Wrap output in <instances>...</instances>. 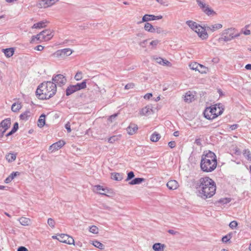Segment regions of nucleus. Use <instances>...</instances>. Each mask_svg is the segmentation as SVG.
Masks as SVG:
<instances>
[{"mask_svg":"<svg viewBox=\"0 0 251 251\" xmlns=\"http://www.w3.org/2000/svg\"><path fill=\"white\" fill-rule=\"evenodd\" d=\"M196 189L198 191V196L202 199L210 198L215 194L216 183L209 177L201 178L196 183Z\"/></svg>","mask_w":251,"mask_h":251,"instance_id":"f257e3e1","label":"nucleus"},{"mask_svg":"<svg viewBox=\"0 0 251 251\" xmlns=\"http://www.w3.org/2000/svg\"><path fill=\"white\" fill-rule=\"evenodd\" d=\"M56 84L53 82H44L38 86L36 91V95L39 99L48 100L56 94Z\"/></svg>","mask_w":251,"mask_h":251,"instance_id":"f03ea898","label":"nucleus"},{"mask_svg":"<svg viewBox=\"0 0 251 251\" xmlns=\"http://www.w3.org/2000/svg\"><path fill=\"white\" fill-rule=\"evenodd\" d=\"M217 165V157L211 151L203 152L201 161V168L203 172H211L214 171Z\"/></svg>","mask_w":251,"mask_h":251,"instance_id":"7ed1b4c3","label":"nucleus"},{"mask_svg":"<svg viewBox=\"0 0 251 251\" xmlns=\"http://www.w3.org/2000/svg\"><path fill=\"white\" fill-rule=\"evenodd\" d=\"M224 111V108L220 107V104L207 107L203 112L204 117L208 120H212L221 115Z\"/></svg>","mask_w":251,"mask_h":251,"instance_id":"20e7f679","label":"nucleus"},{"mask_svg":"<svg viewBox=\"0 0 251 251\" xmlns=\"http://www.w3.org/2000/svg\"><path fill=\"white\" fill-rule=\"evenodd\" d=\"M186 23L192 29L198 33V36L201 39L204 40L208 38V35L204 27L192 21H187Z\"/></svg>","mask_w":251,"mask_h":251,"instance_id":"39448f33","label":"nucleus"},{"mask_svg":"<svg viewBox=\"0 0 251 251\" xmlns=\"http://www.w3.org/2000/svg\"><path fill=\"white\" fill-rule=\"evenodd\" d=\"M240 33L236 32V30L234 28H229L223 31L222 37L220 40H223L225 42L231 40L235 37L239 36Z\"/></svg>","mask_w":251,"mask_h":251,"instance_id":"423d86ee","label":"nucleus"},{"mask_svg":"<svg viewBox=\"0 0 251 251\" xmlns=\"http://www.w3.org/2000/svg\"><path fill=\"white\" fill-rule=\"evenodd\" d=\"M199 6L207 15L210 16L216 14V12L205 3V0H196Z\"/></svg>","mask_w":251,"mask_h":251,"instance_id":"0eeeda50","label":"nucleus"},{"mask_svg":"<svg viewBox=\"0 0 251 251\" xmlns=\"http://www.w3.org/2000/svg\"><path fill=\"white\" fill-rule=\"evenodd\" d=\"M11 125V120L7 118L0 123V138H2L5 131L9 128Z\"/></svg>","mask_w":251,"mask_h":251,"instance_id":"6e6552de","label":"nucleus"},{"mask_svg":"<svg viewBox=\"0 0 251 251\" xmlns=\"http://www.w3.org/2000/svg\"><path fill=\"white\" fill-rule=\"evenodd\" d=\"M51 82L56 84V85H58L59 86H61L66 84L67 79L64 75L62 74H58L54 75L52 76Z\"/></svg>","mask_w":251,"mask_h":251,"instance_id":"1a4fd4ad","label":"nucleus"},{"mask_svg":"<svg viewBox=\"0 0 251 251\" xmlns=\"http://www.w3.org/2000/svg\"><path fill=\"white\" fill-rule=\"evenodd\" d=\"M72 53V50L70 49H64L56 51L54 55L57 57L65 58L70 55Z\"/></svg>","mask_w":251,"mask_h":251,"instance_id":"9d476101","label":"nucleus"},{"mask_svg":"<svg viewBox=\"0 0 251 251\" xmlns=\"http://www.w3.org/2000/svg\"><path fill=\"white\" fill-rule=\"evenodd\" d=\"M162 16H155L154 15L145 14L143 17L142 21L138 22V24H141L143 22H147L150 21L160 20L162 18Z\"/></svg>","mask_w":251,"mask_h":251,"instance_id":"9b49d317","label":"nucleus"},{"mask_svg":"<svg viewBox=\"0 0 251 251\" xmlns=\"http://www.w3.org/2000/svg\"><path fill=\"white\" fill-rule=\"evenodd\" d=\"M42 36V40L44 41H48L50 40L53 36V34L52 31L50 29H45L38 34V36Z\"/></svg>","mask_w":251,"mask_h":251,"instance_id":"f8f14e48","label":"nucleus"},{"mask_svg":"<svg viewBox=\"0 0 251 251\" xmlns=\"http://www.w3.org/2000/svg\"><path fill=\"white\" fill-rule=\"evenodd\" d=\"M138 127L134 123H130L126 127V132L130 135H132L137 132Z\"/></svg>","mask_w":251,"mask_h":251,"instance_id":"ddd939ff","label":"nucleus"},{"mask_svg":"<svg viewBox=\"0 0 251 251\" xmlns=\"http://www.w3.org/2000/svg\"><path fill=\"white\" fill-rule=\"evenodd\" d=\"M65 144V142L63 140H59V141L52 144L49 148V150L53 151H54L58 150L62 147Z\"/></svg>","mask_w":251,"mask_h":251,"instance_id":"4468645a","label":"nucleus"},{"mask_svg":"<svg viewBox=\"0 0 251 251\" xmlns=\"http://www.w3.org/2000/svg\"><path fill=\"white\" fill-rule=\"evenodd\" d=\"M167 186L170 190H175L178 187V183L175 180H171L167 182Z\"/></svg>","mask_w":251,"mask_h":251,"instance_id":"2eb2a0df","label":"nucleus"},{"mask_svg":"<svg viewBox=\"0 0 251 251\" xmlns=\"http://www.w3.org/2000/svg\"><path fill=\"white\" fill-rule=\"evenodd\" d=\"M223 25L222 24H218L214 25H212L210 26H204V28H207L208 30H210L212 32H214L216 31V30H218L219 29H220L222 27Z\"/></svg>","mask_w":251,"mask_h":251,"instance_id":"dca6fc26","label":"nucleus"},{"mask_svg":"<svg viewBox=\"0 0 251 251\" xmlns=\"http://www.w3.org/2000/svg\"><path fill=\"white\" fill-rule=\"evenodd\" d=\"M74 85L76 91L85 89L86 87V80H84L82 82Z\"/></svg>","mask_w":251,"mask_h":251,"instance_id":"f3484780","label":"nucleus"},{"mask_svg":"<svg viewBox=\"0 0 251 251\" xmlns=\"http://www.w3.org/2000/svg\"><path fill=\"white\" fill-rule=\"evenodd\" d=\"M145 181V179L143 178L137 177L135 178L128 182V184L130 185H133L136 184H139L142 182Z\"/></svg>","mask_w":251,"mask_h":251,"instance_id":"a211bd4d","label":"nucleus"},{"mask_svg":"<svg viewBox=\"0 0 251 251\" xmlns=\"http://www.w3.org/2000/svg\"><path fill=\"white\" fill-rule=\"evenodd\" d=\"M47 21H40L37 23L34 24L32 26V28H42L46 26Z\"/></svg>","mask_w":251,"mask_h":251,"instance_id":"6ab92c4d","label":"nucleus"},{"mask_svg":"<svg viewBox=\"0 0 251 251\" xmlns=\"http://www.w3.org/2000/svg\"><path fill=\"white\" fill-rule=\"evenodd\" d=\"M76 92L74 85H70L66 90V94L67 96H70L74 93Z\"/></svg>","mask_w":251,"mask_h":251,"instance_id":"aec40b11","label":"nucleus"},{"mask_svg":"<svg viewBox=\"0 0 251 251\" xmlns=\"http://www.w3.org/2000/svg\"><path fill=\"white\" fill-rule=\"evenodd\" d=\"M161 138V135L157 132H153L151 136L150 139L152 142H157Z\"/></svg>","mask_w":251,"mask_h":251,"instance_id":"412c9836","label":"nucleus"},{"mask_svg":"<svg viewBox=\"0 0 251 251\" xmlns=\"http://www.w3.org/2000/svg\"><path fill=\"white\" fill-rule=\"evenodd\" d=\"M45 117L46 115L44 114H42L38 121V126L40 127L44 126L45 125Z\"/></svg>","mask_w":251,"mask_h":251,"instance_id":"4be33fe9","label":"nucleus"},{"mask_svg":"<svg viewBox=\"0 0 251 251\" xmlns=\"http://www.w3.org/2000/svg\"><path fill=\"white\" fill-rule=\"evenodd\" d=\"M3 52L6 57H10L14 54V49L13 48H8L3 49Z\"/></svg>","mask_w":251,"mask_h":251,"instance_id":"5701e85b","label":"nucleus"},{"mask_svg":"<svg viewBox=\"0 0 251 251\" xmlns=\"http://www.w3.org/2000/svg\"><path fill=\"white\" fill-rule=\"evenodd\" d=\"M164 245L161 243H155L153 246L152 248L155 251H163Z\"/></svg>","mask_w":251,"mask_h":251,"instance_id":"b1692460","label":"nucleus"},{"mask_svg":"<svg viewBox=\"0 0 251 251\" xmlns=\"http://www.w3.org/2000/svg\"><path fill=\"white\" fill-rule=\"evenodd\" d=\"M19 221L20 224L23 226H28L30 223V219L25 217H21Z\"/></svg>","mask_w":251,"mask_h":251,"instance_id":"393cba45","label":"nucleus"},{"mask_svg":"<svg viewBox=\"0 0 251 251\" xmlns=\"http://www.w3.org/2000/svg\"><path fill=\"white\" fill-rule=\"evenodd\" d=\"M22 108L21 103H14L11 106V110L13 112H17Z\"/></svg>","mask_w":251,"mask_h":251,"instance_id":"a878e982","label":"nucleus"},{"mask_svg":"<svg viewBox=\"0 0 251 251\" xmlns=\"http://www.w3.org/2000/svg\"><path fill=\"white\" fill-rule=\"evenodd\" d=\"M16 158V153H9L6 155V159L9 162L14 161Z\"/></svg>","mask_w":251,"mask_h":251,"instance_id":"bb28decb","label":"nucleus"},{"mask_svg":"<svg viewBox=\"0 0 251 251\" xmlns=\"http://www.w3.org/2000/svg\"><path fill=\"white\" fill-rule=\"evenodd\" d=\"M92 244L95 247L100 250H103L104 249V245L97 240L93 241Z\"/></svg>","mask_w":251,"mask_h":251,"instance_id":"cd10ccee","label":"nucleus"},{"mask_svg":"<svg viewBox=\"0 0 251 251\" xmlns=\"http://www.w3.org/2000/svg\"><path fill=\"white\" fill-rule=\"evenodd\" d=\"M59 238H57V240H59L61 242L66 243V242L67 240V237L68 235L66 234H61L58 235Z\"/></svg>","mask_w":251,"mask_h":251,"instance_id":"c85d7f7f","label":"nucleus"},{"mask_svg":"<svg viewBox=\"0 0 251 251\" xmlns=\"http://www.w3.org/2000/svg\"><path fill=\"white\" fill-rule=\"evenodd\" d=\"M30 116V111H26L24 113H22L20 115V119L26 121L28 119V118Z\"/></svg>","mask_w":251,"mask_h":251,"instance_id":"c756f323","label":"nucleus"},{"mask_svg":"<svg viewBox=\"0 0 251 251\" xmlns=\"http://www.w3.org/2000/svg\"><path fill=\"white\" fill-rule=\"evenodd\" d=\"M197 71L201 74L206 73L208 71V68L199 64Z\"/></svg>","mask_w":251,"mask_h":251,"instance_id":"7c9ffc66","label":"nucleus"},{"mask_svg":"<svg viewBox=\"0 0 251 251\" xmlns=\"http://www.w3.org/2000/svg\"><path fill=\"white\" fill-rule=\"evenodd\" d=\"M231 200V198H221L218 201V202L223 204H225L230 202Z\"/></svg>","mask_w":251,"mask_h":251,"instance_id":"2f4dec72","label":"nucleus"},{"mask_svg":"<svg viewBox=\"0 0 251 251\" xmlns=\"http://www.w3.org/2000/svg\"><path fill=\"white\" fill-rule=\"evenodd\" d=\"M59 0H45L43 2H45V7H48L53 4L55 2L58 1Z\"/></svg>","mask_w":251,"mask_h":251,"instance_id":"473e14b6","label":"nucleus"},{"mask_svg":"<svg viewBox=\"0 0 251 251\" xmlns=\"http://www.w3.org/2000/svg\"><path fill=\"white\" fill-rule=\"evenodd\" d=\"M244 156L248 160H251V153L248 150H245L243 153Z\"/></svg>","mask_w":251,"mask_h":251,"instance_id":"72a5a7b5","label":"nucleus"},{"mask_svg":"<svg viewBox=\"0 0 251 251\" xmlns=\"http://www.w3.org/2000/svg\"><path fill=\"white\" fill-rule=\"evenodd\" d=\"M112 178L115 180H121L122 179L121 175L119 173H113L111 175Z\"/></svg>","mask_w":251,"mask_h":251,"instance_id":"f704fd0d","label":"nucleus"},{"mask_svg":"<svg viewBox=\"0 0 251 251\" xmlns=\"http://www.w3.org/2000/svg\"><path fill=\"white\" fill-rule=\"evenodd\" d=\"M199 64L196 62H194L189 65V67L191 69L193 70L197 71L198 69Z\"/></svg>","mask_w":251,"mask_h":251,"instance_id":"c9c22d12","label":"nucleus"},{"mask_svg":"<svg viewBox=\"0 0 251 251\" xmlns=\"http://www.w3.org/2000/svg\"><path fill=\"white\" fill-rule=\"evenodd\" d=\"M98 228L95 226H92L90 227L89 231L93 233H98Z\"/></svg>","mask_w":251,"mask_h":251,"instance_id":"e433bc0d","label":"nucleus"},{"mask_svg":"<svg viewBox=\"0 0 251 251\" xmlns=\"http://www.w3.org/2000/svg\"><path fill=\"white\" fill-rule=\"evenodd\" d=\"M152 25L151 24L148 23L147 22L144 25L145 29L148 32H149L150 30L152 29Z\"/></svg>","mask_w":251,"mask_h":251,"instance_id":"4c0bfd02","label":"nucleus"},{"mask_svg":"<svg viewBox=\"0 0 251 251\" xmlns=\"http://www.w3.org/2000/svg\"><path fill=\"white\" fill-rule=\"evenodd\" d=\"M237 226H238V223L236 221H232L229 224V226L231 229L235 228Z\"/></svg>","mask_w":251,"mask_h":251,"instance_id":"58836bf2","label":"nucleus"},{"mask_svg":"<svg viewBox=\"0 0 251 251\" xmlns=\"http://www.w3.org/2000/svg\"><path fill=\"white\" fill-rule=\"evenodd\" d=\"M82 78V73L81 72H78L75 76V79L77 80H80Z\"/></svg>","mask_w":251,"mask_h":251,"instance_id":"ea45409f","label":"nucleus"},{"mask_svg":"<svg viewBox=\"0 0 251 251\" xmlns=\"http://www.w3.org/2000/svg\"><path fill=\"white\" fill-rule=\"evenodd\" d=\"M95 187L96 188V191H97V192L99 193V192H101V191H104V192H108V190L106 188H104L102 187V186L100 185H96L95 186Z\"/></svg>","mask_w":251,"mask_h":251,"instance_id":"a19ab883","label":"nucleus"},{"mask_svg":"<svg viewBox=\"0 0 251 251\" xmlns=\"http://www.w3.org/2000/svg\"><path fill=\"white\" fill-rule=\"evenodd\" d=\"M48 225L52 228L54 227L55 226V222L52 218H49L48 220Z\"/></svg>","mask_w":251,"mask_h":251,"instance_id":"79ce46f5","label":"nucleus"},{"mask_svg":"<svg viewBox=\"0 0 251 251\" xmlns=\"http://www.w3.org/2000/svg\"><path fill=\"white\" fill-rule=\"evenodd\" d=\"M66 243L69 244V245H72V244L74 245V243H75L74 239H73V238L72 237H71L68 235V236L67 237V240L66 242Z\"/></svg>","mask_w":251,"mask_h":251,"instance_id":"37998d69","label":"nucleus"},{"mask_svg":"<svg viewBox=\"0 0 251 251\" xmlns=\"http://www.w3.org/2000/svg\"><path fill=\"white\" fill-rule=\"evenodd\" d=\"M134 177V174L133 172L130 171L127 174L126 177V181L130 180Z\"/></svg>","mask_w":251,"mask_h":251,"instance_id":"c03bdc74","label":"nucleus"},{"mask_svg":"<svg viewBox=\"0 0 251 251\" xmlns=\"http://www.w3.org/2000/svg\"><path fill=\"white\" fill-rule=\"evenodd\" d=\"M155 32L158 34L166 33L165 31L160 27L155 26Z\"/></svg>","mask_w":251,"mask_h":251,"instance_id":"a18cd8bd","label":"nucleus"},{"mask_svg":"<svg viewBox=\"0 0 251 251\" xmlns=\"http://www.w3.org/2000/svg\"><path fill=\"white\" fill-rule=\"evenodd\" d=\"M192 98H193V97L191 95H187L186 94L185 96V100L187 102H191Z\"/></svg>","mask_w":251,"mask_h":251,"instance_id":"49530a36","label":"nucleus"},{"mask_svg":"<svg viewBox=\"0 0 251 251\" xmlns=\"http://www.w3.org/2000/svg\"><path fill=\"white\" fill-rule=\"evenodd\" d=\"M35 39H36L37 40L43 41V40H42V36L40 35V37H39V36H38V34H37L36 36H33L32 37L30 42L33 43L35 41Z\"/></svg>","mask_w":251,"mask_h":251,"instance_id":"de8ad7c7","label":"nucleus"},{"mask_svg":"<svg viewBox=\"0 0 251 251\" xmlns=\"http://www.w3.org/2000/svg\"><path fill=\"white\" fill-rule=\"evenodd\" d=\"M20 174L18 172H13L9 176L12 179H13L17 176Z\"/></svg>","mask_w":251,"mask_h":251,"instance_id":"09e8293b","label":"nucleus"},{"mask_svg":"<svg viewBox=\"0 0 251 251\" xmlns=\"http://www.w3.org/2000/svg\"><path fill=\"white\" fill-rule=\"evenodd\" d=\"M18 128H19V125H18V123L16 122L14 124L13 127L11 130L15 133L18 129Z\"/></svg>","mask_w":251,"mask_h":251,"instance_id":"8fccbe9b","label":"nucleus"},{"mask_svg":"<svg viewBox=\"0 0 251 251\" xmlns=\"http://www.w3.org/2000/svg\"><path fill=\"white\" fill-rule=\"evenodd\" d=\"M117 115H118V114H114L112 115H111L108 118V121L110 122H112L113 120L117 116Z\"/></svg>","mask_w":251,"mask_h":251,"instance_id":"3c124183","label":"nucleus"},{"mask_svg":"<svg viewBox=\"0 0 251 251\" xmlns=\"http://www.w3.org/2000/svg\"><path fill=\"white\" fill-rule=\"evenodd\" d=\"M148 40H145L139 43V45L142 48H146Z\"/></svg>","mask_w":251,"mask_h":251,"instance_id":"603ef678","label":"nucleus"},{"mask_svg":"<svg viewBox=\"0 0 251 251\" xmlns=\"http://www.w3.org/2000/svg\"><path fill=\"white\" fill-rule=\"evenodd\" d=\"M65 128L66 129H67V131L68 133H70L71 132V125H70V123L69 122H68L66 125H65Z\"/></svg>","mask_w":251,"mask_h":251,"instance_id":"864d4df0","label":"nucleus"},{"mask_svg":"<svg viewBox=\"0 0 251 251\" xmlns=\"http://www.w3.org/2000/svg\"><path fill=\"white\" fill-rule=\"evenodd\" d=\"M168 146L171 149H173L176 146V142L175 141H170L168 143Z\"/></svg>","mask_w":251,"mask_h":251,"instance_id":"5fc2aeb1","label":"nucleus"},{"mask_svg":"<svg viewBox=\"0 0 251 251\" xmlns=\"http://www.w3.org/2000/svg\"><path fill=\"white\" fill-rule=\"evenodd\" d=\"M135 85L133 83H129L128 84H126V90L132 89L134 87Z\"/></svg>","mask_w":251,"mask_h":251,"instance_id":"6e6d98bb","label":"nucleus"},{"mask_svg":"<svg viewBox=\"0 0 251 251\" xmlns=\"http://www.w3.org/2000/svg\"><path fill=\"white\" fill-rule=\"evenodd\" d=\"M165 61H166V60H164L162 58H156L157 62L160 64H163V63H165Z\"/></svg>","mask_w":251,"mask_h":251,"instance_id":"4d7b16f0","label":"nucleus"},{"mask_svg":"<svg viewBox=\"0 0 251 251\" xmlns=\"http://www.w3.org/2000/svg\"><path fill=\"white\" fill-rule=\"evenodd\" d=\"M44 47L43 46L41 45H38L34 48V49L37 50L41 51L44 49Z\"/></svg>","mask_w":251,"mask_h":251,"instance_id":"13d9d810","label":"nucleus"},{"mask_svg":"<svg viewBox=\"0 0 251 251\" xmlns=\"http://www.w3.org/2000/svg\"><path fill=\"white\" fill-rule=\"evenodd\" d=\"M158 43H159L158 40H153V41H152L151 42H150V45L152 46H156L158 44Z\"/></svg>","mask_w":251,"mask_h":251,"instance_id":"bf43d9fd","label":"nucleus"},{"mask_svg":"<svg viewBox=\"0 0 251 251\" xmlns=\"http://www.w3.org/2000/svg\"><path fill=\"white\" fill-rule=\"evenodd\" d=\"M152 96V95L151 93H148L144 96V98L147 100H149Z\"/></svg>","mask_w":251,"mask_h":251,"instance_id":"052dcab7","label":"nucleus"},{"mask_svg":"<svg viewBox=\"0 0 251 251\" xmlns=\"http://www.w3.org/2000/svg\"><path fill=\"white\" fill-rule=\"evenodd\" d=\"M17 251H28V250L25 247L21 246L18 249Z\"/></svg>","mask_w":251,"mask_h":251,"instance_id":"680f3d73","label":"nucleus"},{"mask_svg":"<svg viewBox=\"0 0 251 251\" xmlns=\"http://www.w3.org/2000/svg\"><path fill=\"white\" fill-rule=\"evenodd\" d=\"M238 127V125L237 124H234L230 126V128L231 130H233L236 129Z\"/></svg>","mask_w":251,"mask_h":251,"instance_id":"e2e57ef3","label":"nucleus"},{"mask_svg":"<svg viewBox=\"0 0 251 251\" xmlns=\"http://www.w3.org/2000/svg\"><path fill=\"white\" fill-rule=\"evenodd\" d=\"M195 144H196L198 146H201V139L199 138L196 139L195 141Z\"/></svg>","mask_w":251,"mask_h":251,"instance_id":"0e129e2a","label":"nucleus"},{"mask_svg":"<svg viewBox=\"0 0 251 251\" xmlns=\"http://www.w3.org/2000/svg\"><path fill=\"white\" fill-rule=\"evenodd\" d=\"M229 240V239L227 235L224 236L222 239V241L225 243L227 242Z\"/></svg>","mask_w":251,"mask_h":251,"instance_id":"69168bd1","label":"nucleus"},{"mask_svg":"<svg viewBox=\"0 0 251 251\" xmlns=\"http://www.w3.org/2000/svg\"><path fill=\"white\" fill-rule=\"evenodd\" d=\"M168 232L171 234H172V235H176V233H177V231H176L173 229H169L168 230Z\"/></svg>","mask_w":251,"mask_h":251,"instance_id":"338daca9","label":"nucleus"},{"mask_svg":"<svg viewBox=\"0 0 251 251\" xmlns=\"http://www.w3.org/2000/svg\"><path fill=\"white\" fill-rule=\"evenodd\" d=\"M12 180V179L10 178V177L9 176H8L5 179V182L6 183H9V182H10Z\"/></svg>","mask_w":251,"mask_h":251,"instance_id":"774afa93","label":"nucleus"}]
</instances>
